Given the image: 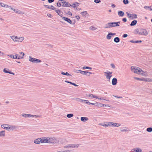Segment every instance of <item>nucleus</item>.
<instances>
[{"instance_id": "1", "label": "nucleus", "mask_w": 152, "mask_h": 152, "mask_svg": "<svg viewBox=\"0 0 152 152\" xmlns=\"http://www.w3.org/2000/svg\"><path fill=\"white\" fill-rule=\"evenodd\" d=\"M64 140L61 138L56 139L54 137H42L37 138L34 141V142H63Z\"/></svg>"}, {"instance_id": "2", "label": "nucleus", "mask_w": 152, "mask_h": 152, "mask_svg": "<svg viewBox=\"0 0 152 152\" xmlns=\"http://www.w3.org/2000/svg\"><path fill=\"white\" fill-rule=\"evenodd\" d=\"M131 69V70L134 72V73H137L139 75L140 74V72H144L141 69L138 67L132 66Z\"/></svg>"}, {"instance_id": "3", "label": "nucleus", "mask_w": 152, "mask_h": 152, "mask_svg": "<svg viewBox=\"0 0 152 152\" xmlns=\"http://www.w3.org/2000/svg\"><path fill=\"white\" fill-rule=\"evenodd\" d=\"M148 34V32L145 29L140 28V32L139 35H141L146 36Z\"/></svg>"}, {"instance_id": "4", "label": "nucleus", "mask_w": 152, "mask_h": 152, "mask_svg": "<svg viewBox=\"0 0 152 152\" xmlns=\"http://www.w3.org/2000/svg\"><path fill=\"white\" fill-rule=\"evenodd\" d=\"M29 61L33 63H40L41 61V60L40 59L32 58L30 56H29Z\"/></svg>"}, {"instance_id": "5", "label": "nucleus", "mask_w": 152, "mask_h": 152, "mask_svg": "<svg viewBox=\"0 0 152 152\" xmlns=\"http://www.w3.org/2000/svg\"><path fill=\"white\" fill-rule=\"evenodd\" d=\"M120 23V21H118L117 22H110L109 24H110V26L112 27H114L115 26H120L119 24Z\"/></svg>"}, {"instance_id": "6", "label": "nucleus", "mask_w": 152, "mask_h": 152, "mask_svg": "<svg viewBox=\"0 0 152 152\" xmlns=\"http://www.w3.org/2000/svg\"><path fill=\"white\" fill-rule=\"evenodd\" d=\"M106 123H108V125L110 126H115L118 127L121 126V124L118 123H113V122H108Z\"/></svg>"}, {"instance_id": "7", "label": "nucleus", "mask_w": 152, "mask_h": 152, "mask_svg": "<svg viewBox=\"0 0 152 152\" xmlns=\"http://www.w3.org/2000/svg\"><path fill=\"white\" fill-rule=\"evenodd\" d=\"M105 73L104 75L106 76V78L107 79H109V81H110V80L111 77L112 76L111 74L112 73V72H104Z\"/></svg>"}, {"instance_id": "8", "label": "nucleus", "mask_w": 152, "mask_h": 152, "mask_svg": "<svg viewBox=\"0 0 152 152\" xmlns=\"http://www.w3.org/2000/svg\"><path fill=\"white\" fill-rule=\"evenodd\" d=\"M8 56H9L11 58H13V59H19L20 58H23V57H21V56L19 55L16 54V55L15 56L13 55H8Z\"/></svg>"}, {"instance_id": "9", "label": "nucleus", "mask_w": 152, "mask_h": 152, "mask_svg": "<svg viewBox=\"0 0 152 152\" xmlns=\"http://www.w3.org/2000/svg\"><path fill=\"white\" fill-rule=\"evenodd\" d=\"M21 115L22 117H23L25 118H27L28 117H34L35 118L39 117L38 116L36 115H31L30 114H27L25 113H23Z\"/></svg>"}, {"instance_id": "10", "label": "nucleus", "mask_w": 152, "mask_h": 152, "mask_svg": "<svg viewBox=\"0 0 152 152\" xmlns=\"http://www.w3.org/2000/svg\"><path fill=\"white\" fill-rule=\"evenodd\" d=\"M80 145V144H77L76 145L75 144H68L67 145L65 146L64 148H78L79 147V146Z\"/></svg>"}, {"instance_id": "11", "label": "nucleus", "mask_w": 152, "mask_h": 152, "mask_svg": "<svg viewBox=\"0 0 152 152\" xmlns=\"http://www.w3.org/2000/svg\"><path fill=\"white\" fill-rule=\"evenodd\" d=\"M134 79H136L137 80H139L140 81H144L145 82H147L148 81V78H140L136 77H134Z\"/></svg>"}, {"instance_id": "12", "label": "nucleus", "mask_w": 152, "mask_h": 152, "mask_svg": "<svg viewBox=\"0 0 152 152\" xmlns=\"http://www.w3.org/2000/svg\"><path fill=\"white\" fill-rule=\"evenodd\" d=\"M62 19L69 23L70 24H72V20L68 18L63 17H62Z\"/></svg>"}, {"instance_id": "13", "label": "nucleus", "mask_w": 152, "mask_h": 152, "mask_svg": "<svg viewBox=\"0 0 152 152\" xmlns=\"http://www.w3.org/2000/svg\"><path fill=\"white\" fill-rule=\"evenodd\" d=\"M3 72L6 73H9L12 75H14L15 73L9 70L8 69L4 68L3 71Z\"/></svg>"}, {"instance_id": "14", "label": "nucleus", "mask_w": 152, "mask_h": 152, "mask_svg": "<svg viewBox=\"0 0 152 152\" xmlns=\"http://www.w3.org/2000/svg\"><path fill=\"white\" fill-rule=\"evenodd\" d=\"M104 105H105V106H107L105 104H103L99 102H96L95 103V106H100L101 107H104Z\"/></svg>"}, {"instance_id": "15", "label": "nucleus", "mask_w": 152, "mask_h": 152, "mask_svg": "<svg viewBox=\"0 0 152 152\" xmlns=\"http://www.w3.org/2000/svg\"><path fill=\"white\" fill-rule=\"evenodd\" d=\"M9 126L10 125L6 124L2 125H1V126L2 128L5 129L6 130H9L10 129Z\"/></svg>"}, {"instance_id": "16", "label": "nucleus", "mask_w": 152, "mask_h": 152, "mask_svg": "<svg viewBox=\"0 0 152 152\" xmlns=\"http://www.w3.org/2000/svg\"><path fill=\"white\" fill-rule=\"evenodd\" d=\"M82 72V74L84 75L87 76H89L90 74H92V72H91L88 71H83Z\"/></svg>"}, {"instance_id": "17", "label": "nucleus", "mask_w": 152, "mask_h": 152, "mask_svg": "<svg viewBox=\"0 0 152 152\" xmlns=\"http://www.w3.org/2000/svg\"><path fill=\"white\" fill-rule=\"evenodd\" d=\"M117 83V79L116 78H113L112 81V84L113 85H115Z\"/></svg>"}, {"instance_id": "18", "label": "nucleus", "mask_w": 152, "mask_h": 152, "mask_svg": "<svg viewBox=\"0 0 152 152\" xmlns=\"http://www.w3.org/2000/svg\"><path fill=\"white\" fill-rule=\"evenodd\" d=\"M11 38L13 40L14 42H18V37L17 36H12L11 37Z\"/></svg>"}, {"instance_id": "19", "label": "nucleus", "mask_w": 152, "mask_h": 152, "mask_svg": "<svg viewBox=\"0 0 152 152\" xmlns=\"http://www.w3.org/2000/svg\"><path fill=\"white\" fill-rule=\"evenodd\" d=\"M13 11L17 13L20 14H24V12L22 11H21L20 10H18V9H14Z\"/></svg>"}, {"instance_id": "20", "label": "nucleus", "mask_w": 152, "mask_h": 152, "mask_svg": "<svg viewBox=\"0 0 152 152\" xmlns=\"http://www.w3.org/2000/svg\"><path fill=\"white\" fill-rule=\"evenodd\" d=\"M118 15L120 17H123L124 15V13L122 11H119L118 12Z\"/></svg>"}, {"instance_id": "21", "label": "nucleus", "mask_w": 152, "mask_h": 152, "mask_svg": "<svg viewBox=\"0 0 152 152\" xmlns=\"http://www.w3.org/2000/svg\"><path fill=\"white\" fill-rule=\"evenodd\" d=\"M137 20H134L131 22L130 25L131 26H134L137 24Z\"/></svg>"}, {"instance_id": "22", "label": "nucleus", "mask_w": 152, "mask_h": 152, "mask_svg": "<svg viewBox=\"0 0 152 152\" xmlns=\"http://www.w3.org/2000/svg\"><path fill=\"white\" fill-rule=\"evenodd\" d=\"M129 42L132 43H141L142 41L140 40H138L137 41H134V40H130Z\"/></svg>"}, {"instance_id": "23", "label": "nucleus", "mask_w": 152, "mask_h": 152, "mask_svg": "<svg viewBox=\"0 0 152 152\" xmlns=\"http://www.w3.org/2000/svg\"><path fill=\"white\" fill-rule=\"evenodd\" d=\"M56 12L58 14V15H59L62 18L63 16L62 14L63 12H62L61 13V11L59 10H55Z\"/></svg>"}, {"instance_id": "24", "label": "nucleus", "mask_w": 152, "mask_h": 152, "mask_svg": "<svg viewBox=\"0 0 152 152\" xmlns=\"http://www.w3.org/2000/svg\"><path fill=\"white\" fill-rule=\"evenodd\" d=\"M81 120L83 122H85L88 120V118L87 117H81L80 118Z\"/></svg>"}, {"instance_id": "25", "label": "nucleus", "mask_w": 152, "mask_h": 152, "mask_svg": "<svg viewBox=\"0 0 152 152\" xmlns=\"http://www.w3.org/2000/svg\"><path fill=\"white\" fill-rule=\"evenodd\" d=\"M133 150L135 152H142L141 149L139 148H135L133 149Z\"/></svg>"}, {"instance_id": "26", "label": "nucleus", "mask_w": 152, "mask_h": 152, "mask_svg": "<svg viewBox=\"0 0 152 152\" xmlns=\"http://www.w3.org/2000/svg\"><path fill=\"white\" fill-rule=\"evenodd\" d=\"M114 41L115 43H118L120 41V39L118 37H116L114 38Z\"/></svg>"}, {"instance_id": "27", "label": "nucleus", "mask_w": 152, "mask_h": 152, "mask_svg": "<svg viewBox=\"0 0 152 152\" xmlns=\"http://www.w3.org/2000/svg\"><path fill=\"white\" fill-rule=\"evenodd\" d=\"M84 102L86 104H88L89 105L91 104L92 105H95V103L89 102L87 100H84Z\"/></svg>"}, {"instance_id": "28", "label": "nucleus", "mask_w": 152, "mask_h": 152, "mask_svg": "<svg viewBox=\"0 0 152 152\" xmlns=\"http://www.w3.org/2000/svg\"><path fill=\"white\" fill-rule=\"evenodd\" d=\"M81 14L83 16H86V15L87 16L88 15H89L87 11H86L82 12L81 13Z\"/></svg>"}, {"instance_id": "29", "label": "nucleus", "mask_w": 152, "mask_h": 152, "mask_svg": "<svg viewBox=\"0 0 152 152\" xmlns=\"http://www.w3.org/2000/svg\"><path fill=\"white\" fill-rule=\"evenodd\" d=\"M68 3V2L66 1H63L62 2V6L63 7H67V3Z\"/></svg>"}, {"instance_id": "30", "label": "nucleus", "mask_w": 152, "mask_h": 152, "mask_svg": "<svg viewBox=\"0 0 152 152\" xmlns=\"http://www.w3.org/2000/svg\"><path fill=\"white\" fill-rule=\"evenodd\" d=\"M112 35L111 34V32L108 33L106 37V38L108 39H110L112 37Z\"/></svg>"}, {"instance_id": "31", "label": "nucleus", "mask_w": 152, "mask_h": 152, "mask_svg": "<svg viewBox=\"0 0 152 152\" xmlns=\"http://www.w3.org/2000/svg\"><path fill=\"white\" fill-rule=\"evenodd\" d=\"M137 18V15L136 14H132V17L131 18V19H136Z\"/></svg>"}, {"instance_id": "32", "label": "nucleus", "mask_w": 152, "mask_h": 152, "mask_svg": "<svg viewBox=\"0 0 152 152\" xmlns=\"http://www.w3.org/2000/svg\"><path fill=\"white\" fill-rule=\"evenodd\" d=\"M130 12H126V13L127 16V17L129 18V19H131V18L132 17V14H130L129 13Z\"/></svg>"}, {"instance_id": "33", "label": "nucleus", "mask_w": 152, "mask_h": 152, "mask_svg": "<svg viewBox=\"0 0 152 152\" xmlns=\"http://www.w3.org/2000/svg\"><path fill=\"white\" fill-rule=\"evenodd\" d=\"M61 74L63 75H65L66 76H69V75H71L70 74H69L67 72H64L63 71H61Z\"/></svg>"}, {"instance_id": "34", "label": "nucleus", "mask_w": 152, "mask_h": 152, "mask_svg": "<svg viewBox=\"0 0 152 152\" xmlns=\"http://www.w3.org/2000/svg\"><path fill=\"white\" fill-rule=\"evenodd\" d=\"M5 136V131H2L0 132V136L4 137Z\"/></svg>"}, {"instance_id": "35", "label": "nucleus", "mask_w": 152, "mask_h": 152, "mask_svg": "<svg viewBox=\"0 0 152 152\" xmlns=\"http://www.w3.org/2000/svg\"><path fill=\"white\" fill-rule=\"evenodd\" d=\"M146 131L149 132H152V128L151 127H149L148 128L146 129Z\"/></svg>"}, {"instance_id": "36", "label": "nucleus", "mask_w": 152, "mask_h": 152, "mask_svg": "<svg viewBox=\"0 0 152 152\" xmlns=\"http://www.w3.org/2000/svg\"><path fill=\"white\" fill-rule=\"evenodd\" d=\"M70 9H69V11L68 12H66L64 10V12L66 13L67 15H70L71 16L72 15V13L69 11Z\"/></svg>"}, {"instance_id": "37", "label": "nucleus", "mask_w": 152, "mask_h": 152, "mask_svg": "<svg viewBox=\"0 0 152 152\" xmlns=\"http://www.w3.org/2000/svg\"><path fill=\"white\" fill-rule=\"evenodd\" d=\"M78 102H83L84 100H83L79 98H76L75 99Z\"/></svg>"}, {"instance_id": "38", "label": "nucleus", "mask_w": 152, "mask_h": 152, "mask_svg": "<svg viewBox=\"0 0 152 152\" xmlns=\"http://www.w3.org/2000/svg\"><path fill=\"white\" fill-rule=\"evenodd\" d=\"M74 115L72 113H70L67 114L66 116L68 118H71Z\"/></svg>"}, {"instance_id": "39", "label": "nucleus", "mask_w": 152, "mask_h": 152, "mask_svg": "<svg viewBox=\"0 0 152 152\" xmlns=\"http://www.w3.org/2000/svg\"><path fill=\"white\" fill-rule=\"evenodd\" d=\"M134 31L136 32V33H135V34H138L139 35L140 32V28L136 29Z\"/></svg>"}, {"instance_id": "40", "label": "nucleus", "mask_w": 152, "mask_h": 152, "mask_svg": "<svg viewBox=\"0 0 152 152\" xmlns=\"http://www.w3.org/2000/svg\"><path fill=\"white\" fill-rule=\"evenodd\" d=\"M123 2L124 4H127L129 3L128 0H123Z\"/></svg>"}, {"instance_id": "41", "label": "nucleus", "mask_w": 152, "mask_h": 152, "mask_svg": "<svg viewBox=\"0 0 152 152\" xmlns=\"http://www.w3.org/2000/svg\"><path fill=\"white\" fill-rule=\"evenodd\" d=\"M10 129H9V131H12L15 128V127L12 126H11L10 127Z\"/></svg>"}, {"instance_id": "42", "label": "nucleus", "mask_w": 152, "mask_h": 152, "mask_svg": "<svg viewBox=\"0 0 152 152\" xmlns=\"http://www.w3.org/2000/svg\"><path fill=\"white\" fill-rule=\"evenodd\" d=\"M83 69H92V68L91 67H89L88 66H84L83 67Z\"/></svg>"}, {"instance_id": "43", "label": "nucleus", "mask_w": 152, "mask_h": 152, "mask_svg": "<svg viewBox=\"0 0 152 152\" xmlns=\"http://www.w3.org/2000/svg\"><path fill=\"white\" fill-rule=\"evenodd\" d=\"M110 23H108L107 24H106L105 25L106 26L105 27V28H111V27L110 26V24H109Z\"/></svg>"}, {"instance_id": "44", "label": "nucleus", "mask_w": 152, "mask_h": 152, "mask_svg": "<svg viewBox=\"0 0 152 152\" xmlns=\"http://www.w3.org/2000/svg\"><path fill=\"white\" fill-rule=\"evenodd\" d=\"M144 8L145 9H146L147 8H148L149 9V10H150L152 11V8L151 7V6H145L144 7Z\"/></svg>"}, {"instance_id": "45", "label": "nucleus", "mask_w": 152, "mask_h": 152, "mask_svg": "<svg viewBox=\"0 0 152 152\" xmlns=\"http://www.w3.org/2000/svg\"><path fill=\"white\" fill-rule=\"evenodd\" d=\"M24 39V38L23 37H20L18 38V40L19 41H18V42H22Z\"/></svg>"}, {"instance_id": "46", "label": "nucleus", "mask_w": 152, "mask_h": 152, "mask_svg": "<svg viewBox=\"0 0 152 152\" xmlns=\"http://www.w3.org/2000/svg\"><path fill=\"white\" fill-rule=\"evenodd\" d=\"M99 125L101 126H104L105 127H107L108 126H109V125H108V124H103L101 123L99 124Z\"/></svg>"}, {"instance_id": "47", "label": "nucleus", "mask_w": 152, "mask_h": 152, "mask_svg": "<svg viewBox=\"0 0 152 152\" xmlns=\"http://www.w3.org/2000/svg\"><path fill=\"white\" fill-rule=\"evenodd\" d=\"M57 5L58 7H60L62 6L61 2H58L57 3Z\"/></svg>"}, {"instance_id": "48", "label": "nucleus", "mask_w": 152, "mask_h": 152, "mask_svg": "<svg viewBox=\"0 0 152 152\" xmlns=\"http://www.w3.org/2000/svg\"><path fill=\"white\" fill-rule=\"evenodd\" d=\"M94 2L96 4L99 3L101 2L100 0H94Z\"/></svg>"}, {"instance_id": "49", "label": "nucleus", "mask_w": 152, "mask_h": 152, "mask_svg": "<svg viewBox=\"0 0 152 152\" xmlns=\"http://www.w3.org/2000/svg\"><path fill=\"white\" fill-rule=\"evenodd\" d=\"M77 72H76L77 73H80L81 74H82V72H83V71H82L81 70H77Z\"/></svg>"}, {"instance_id": "50", "label": "nucleus", "mask_w": 152, "mask_h": 152, "mask_svg": "<svg viewBox=\"0 0 152 152\" xmlns=\"http://www.w3.org/2000/svg\"><path fill=\"white\" fill-rule=\"evenodd\" d=\"M128 36V35L127 34H124L123 35L122 37L123 38H126Z\"/></svg>"}, {"instance_id": "51", "label": "nucleus", "mask_w": 152, "mask_h": 152, "mask_svg": "<svg viewBox=\"0 0 152 152\" xmlns=\"http://www.w3.org/2000/svg\"><path fill=\"white\" fill-rule=\"evenodd\" d=\"M122 20L124 22H126L127 21V19L126 18H123Z\"/></svg>"}, {"instance_id": "52", "label": "nucleus", "mask_w": 152, "mask_h": 152, "mask_svg": "<svg viewBox=\"0 0 152 152\" xmlns=\"http://www.w3.org/2000/svg\"><path fill=\"white\" fill-rule=\"evenodd\" d=\"M76 7V4L75 3H73L71 7H73V8H75Z\"/></svg>"}, {"instance_id": "53", "label": "nucleus", "mask_w": 152, "mask_h": 152, "mask_svg": "<svg viewBox=\"0 0 152 152\" xmlns=\"http://www.w3.org/2000/svg\"><path fill=\"white\" fill-rule=\"evenodd\" d=\"M71 84L72 85H73L77 87L78 86V85H77L76 84L74 83L71 82Z\"/></svg>"}, {"instance_id": "54", "label": "nucleus", "mask_w": 152, "mask_h": 152, "mask_svg": "<svg viewBox=\"0 0 152 152\" xmlns=\"http://www.w3.org/2000/svg\"><path fill=\"white\" fill-rule=\"evenodd\" d=\"M110 66H111V67L113 69H114L115 68V66L114 65V64H110Z\"/></svg>"}, {"instance_id": "55", "label": "nucleus", "mask_w": 152, "mask_h": 152, "mask_svg": "<svg viewBox=\"0 0 152 152\" xmlns=\"http://www.w3.org/2000/svg\"><path fill=\"white\" fill-rule=\"evenodd\" d=\"M43 5L45 7H46L47 8L49 9H50V7L48 5Z\"/></svg>"}, {"instance_id": "56", "label": "nucleus", "mask_w": 152, "mask_h": 152, "mask_svg": "<svg viewBox=\"0 0 152 152\" xmlns=\"http://www.w3.org/2000/svg\"><path fill=\"white\" fill-rule=\"evenodd\" d=\"M50 9H51L52 10H54L56 9L55 8L54 6H53V5H51L50 6Z\"/></svg>"}, {"instance_id": "57", "label": "nucleus", "mask_w": 152, "mask_h": 152, "mask_svg": "<svg viewBox=\"0 0 152 152\" xmlns=\"http://www.w3.org/2000/svg\"><path fill=\"white\" fill-rule=\"evenodd\" d=\"M75 17L78 20V21L80 19V16H79V15H76L75 16Z\"/></svg>"}, {"instance_id": "58", "label": "nucleus", "mask_w": 152, "mask_h": 152, "mask_svg": "<svg viewBox=\"0 0 152 152\" xmlns=\"http://www.w3.org/2000/svg\"><path fill=\"white\" fill-rule=\"evenodd\" d=\"M19 53H20V54L21 55H22V57H23H23L25 55L24 53L22 52H20Z\"/></svg>"}, {"instance_id": "59", "label": "nucleus", "mask_w": 152, "mask_h": 152, "mask_svg": "<svg viewBox=\"0 0 152 152\" xmlns=\"http://www.w3.org/2000/svg\"><path fill=\"white\" fill-rule=\"evenodd\" d=\"M54 1V0H48V1L49 3H52Z\"/></svg>"}, {"instance_id": "60", "label": "nucleus", "mask_w": 152, "mask_h": 152, "mask_svg": "<svg viewBox=\"0 0 152 152\" xmlns=\"http://www.w3.org/2000/svg\"><path fill=\"white\" fill-rule=\"evenodd\" d=\"M47 15L50 18H52V15L51 14H49V13H48L47 14Z\"/></svg>"}, {"instance_id": "61", "label": "nucleus", "mask_w": 152, "mask_h": 152, "mask_svg": "<svg viewBox=\"0 0 152 152\" xmlns=\"http://www.w3.org/2000/svg\"><path fill=\"white\" fill-rule=\"evenodd\" d=\"M145 72H142V73H141V72L140 75H142L143 76H146V75H145Z\"/></svg>"}, {"instance_id": "62", "label": "nucleus", "mask_w": 152, "mask_h": 152, "mask_svg": "<svg viewBox=\"0 0 152 152\" xmlns=\"http://www.w3.org/2000/svg\"><path fill=\"white\" fill-rule=\"evenodd\" d=\"M92 97L95 98L97 99H99V97H98L96 96H95V95H93V96H92Z\"/></svg>"}, {"instance_id": "63", "label": "nucleus", "mask_w": 152, "mask_h": 152, "mask_svg": "<svg viewBox=\"0 0 152 152\" xmlns=\"http://www.w3.org/2000/svg\"><path fill=\"white\" fill-rule=\"evenodd\" d=\"M92 96H93V95L92 94H87L86 96H88L89 97H92Z\"/></svg>"}, {"instance_id": "64", "label": "nucleus", "mask_w": 152, "mask_h": 152, "mask_svg": "<svg viewBox=\"0 0 152 152\" xmlns=\"http://www.w3.org/2000/svg\"><path fill=\"white\" fill-rule=\"evenodd\" d=\"M75 3L76 4V7H78L79 6V5H80L79 3L77 2H76Z\"/></svg>"}]
</instances>
